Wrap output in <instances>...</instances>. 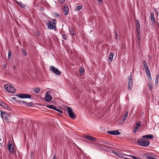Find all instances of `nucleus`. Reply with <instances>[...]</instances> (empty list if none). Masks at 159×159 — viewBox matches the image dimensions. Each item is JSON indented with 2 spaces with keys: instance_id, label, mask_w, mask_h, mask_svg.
<instances>
[{
  "instance_id": "nucleus-1",
  "label": "nucleus",
  "mask_w": 159,
  "mask_h": 159,
  "mask_svg": "<svg viewBox=\"0 0 159 159\" xmlns=\"http://www.w3.org/2000/svg\"><path fill=\"white\" fill-rule=\"evenodd\" d=\"M137 142L139 145L144 147L148 146L150 144V142L148 139L142 137L137 139Z\"/></svg>"
},
{
  "instance_id": "nucleus-2",
  "label": "nucleus",
  "mask_w": 159,
  "mask_h": 159,
  "mask_svg": "<svg viewBox=\"0 0 159 159\" xmlns=\"http://www.w3.org/2000/svg\"><path fill=\"white\" fill-rule=\"evenodd\" d=\"M57 21L55 19H53L52 21H49L47 23V25L48 29L51 30H56V24Z\"/></svg>"
},
{
  "instance_id": "nucleus-3",
  "label": "nucleus",
  "mask_w": 159,
  "mask_h": 159,
  "mask_svg": "<svg viewBox=\"0 0 159 159\" xmlns=\"http://www.w3.org/2000/svg\"><path fill=\"white\" fill-rule=\"evenodd\" d=\"M4 88L7 92L11 93H14L16 91L15 88L9 84H6L4 86Z\"/></svg>"
},
{
  "instance_id": "nucleus-4",
  "label": "nucleus",
  "mask_w": 159,
  "mask_h": 159,
  "mask_svg": "<svg viewBox=\"0 0 159 159\" xmlns=\"http://www.w3.org/2000/svg\"><path fill=\"white\" fill-rule=\"evenodd\" d=\"M67 111L68 112V114L69 117L72 119H74L76 118V116L73 113L71 108L69 107H68L67 108Z\"/></svg>"
},
{
  "instance_id": "nucleus-5",
  "label": "nucleus",
  "mask_w": 159,
  "mask_h": 159,
  "mask_svg": "<svg viewBox=\"0 0 159 159\" xmlns=\"http://www.w3.org/2000/svg\"><path fill=\"white\" fill-rule=\"evenodd\" d=\"M133 82L132 80V77L131 75L128 76V89L129 90H130L133 86Z\"/></svg>"
},
{
  "instance_id": "nucleus-6",
  "label": "nucleus",
  "mask_w": 159,
  "mask_h": 159,
  "mask_svg": "<svg viewBox=\"0 0 159 159\" xmlns=\"http://www.w3.org/2000/svg\"><path fill=\"white\" fill-rule=\"evenodd\" d=\"M7 147L8 148L9 151L10 153H12L14 152V146L12 144L11 142H9L8 143Z\"/></svg>"
},
{
  "instance_id": "nucleus-7",
  "label": "nucleus",
  "mask_w": 159,
  "mask_h": 159,
  "mask_svg": "<svg viewBox=\"0 0 159 159\" xmlns=\"http://www.w3.org/2000/svg\"><path fill=\"white\" fill-rule=\"evenodd\" d=\"M17 96L21 98H30L31 97L30 94H19Z\"/></svg>"
},
{
  "instance_id": "nucleus-8",
  "label": "nucleus",
  "mask_w": 159,
  "mask_h": 159,
  "mask_svg": "<svg viewBox=\"0 0 159 159\" xmlns=\"http://www.w3.org/2000/svg\"><path fill=\"white\" fill-rule=\"evenodd\" d=\"M50 69L51 70L56 74L58 75H60L61 72L60 71L54 66H51L50 67Z\"/></svg>"
},
{
  "instance_id": "nucleus-9",
  "label": "nucleus",
  "mask_w": 159,
  "mask_h": 159,
  "mask_svg": "<svg viewBox=\"0 0 159 159\" xmlns=\"http://www.w3.org/2000/svg\"><path fill=\"white\" fill-rule=\"evenodd\" d=\"M52 98V97L47 92L45 94V96L44 97V100L46 102H48L50 101Z\"/></svg>"
},
{
  "instance_id": "nucleus-10",
  "label": "nucleus",
  "mask_w": 159,
  "mask_h": 159,
  "mask_svg": "<svg viewBox=\"0 0 159 159\" xmlns=\"http://www.w3.org/2000/svg\"><path fill=\"white\" fill-rule=\"evenodd\" d=\"M107 133L111 135H119L120 133L118 130L114 131H108Z\"/></svg>"
},
{
  "instance_id": "nucleus-11",
  "label": "nucleus",
  "mask_w": 159,
  "mask_h": 159,
  "mask_svg": "<svg viewBox=\"0 0 159 159\" xmlns=\"http://www.w3.org/2000/svg\"><path fill=\"white\" fill-rule=\"evenodd\" d=\"M0 105L4 108L8 110H11V108L9 107L7 104L3 102H2L0 103Z\"/></svg>"
},
{
  "instance_id": "nucleus-12",
  "label": "nucleus",
  "mask_w": 159,
  "mask_h": 159,
  "mask_svg": "<svg viewBox=\"0 0 159 159\" xmlns=\"http://www.w3.org/2000/svg\"><path fill=\"white\" fill-rule=\"evenodd\" d=\"M145 69L146 74L147 76L148 79L152 78L150 70L148 67L147 68H145Z\"/></svg>"
},
{
  "instance_id": "nucleus-13",
  "label": "nucleus",
  "mask_w": 159,
  "mask_h": 159,
  "mask_svg": "<svg viewBox=\"0 0 159 159\" xmlns=\"http://www.w3.org/2000/svg\"><path fill=\"white\" fill-rule=\"evenodd\" d=\"M63 12H64V14L65 15H66L68 14L69 12V8L67 6H64L63 8Z\"/></svg>"
},
{
  "instance_id": "nucleus-14",
  "label": "nucleus",
  "mask_w": 159,
  "mask_h": 159,
  "mask_svg": "<svg viewBox=\"0 0 159 159\" xmlns=\"http://www.w3.org/2000/svg\"><path fill=\"white\" fill-rule=\"evenodd\" d=\"M136 125L134 127V133L135 134L137 130L141 126V123L140 122H138L136 124Z\"/></svg>"
},
{
  "instance_id": "nucleus-15",
  "label": "nucleus",
  "mask_w": 159,
  "mask_h": 159,
  "mask_svg": "<svg viewBox=\"0 0 159 159\" xmlns=\"http://www.w3.org/2000/svg\"><path fill=\"white\" fill-rule=\"evenodd\" d=\"M148 85L149 87V89L150 90H151L152 89V78L148 79Z\"/></svg>"
},
{
  "instance_id": "nucleus-16",
  "label": "nucleus",
  "mask_w": 159,
  "mask_h": 159,
  "mask_svg": "<svg viewBox=\"0 0 159 159\" xmlns=\"http://www.w3.org/2000/svg\"><path fill=\"white\" fill-rule=\"evenodd\" d=\"M113 56L114 53L112 52H111L108 56V59H107L108 61L109 62H112Z\"/></svg>"
},
{
  "instance_id": "nucleus-17",
  "label": "nucleus",
  "mask_w": 159,
  "mask_h": 159,
  "mask_svg": "<svg viewBox=\"0 0 159 159\" xmlns=\"http://www.w3.org/2000/svg\"><path fill=\"white\" fill-rule=\"evenodd\" d=\"M143 138H145L146 139H153V136L152 134L146 135L142 136Z\"/></svg>"
},
{
  "instance_id": "nucleus-18",
  "label": "nucleus",
  "mask_w": 159,
  "mask_h": 159,
  "mask_svg": "<svg viewBox=\"0 0 159 159\" xmlns=\"http://www.w3.org/2000/svg\"><path fill=\"white\" fill-rule=\"evenodd\" d=\"M85 138L89 140L93 141H95L96 140V139L95 138L92 136H86L85 137Z\"/></svg>"
},
{
  "instance_id": "nucleus-19",
  "label": "nucleus",
  "mask_w": 159,
  "mask_h": 159,
  "mask_svg": "<svg viewBox=\"0 0 159 159\" xmlns=\"http://www.w3.org/2000/svg\"><path fill=\"white\" fill-rule=\"evenodd\" d=\"M20 103L21 104H25V105L26 106H32V103L31 102H29V103H27L26 102H25L24 101H20Z\"/></svg>"
},
{
  "instance_id": "nucleus-20",
  "label": "nucleus",
  "mask_w": 159,
  "mask_h": 159,
  "mask_svg": "<svg viewBox=\"0 0 159 159\" xmlns=\"http://www.w3.org/2000/svg\"><path fill=\"white\" fill-rule=\"evenodd\" d=\"M150 16L151 17V20L152 23H155L156 22V20L154 16L153 13H150Z\"/></svg>"
},
{
  "instance_id": "nucleus-21",
  "label": "nucleus",
  "mask_w": 159,
  "mask_h": 159,
  "mask_svg": "<svg viewBox=\"0 0 159 159\" xmlns=\"http://www.w3.org/2000/svg\"><path fill=\"white\" fill-rule=\"evenodd\" d=\"M143 158H145L146 159H155L154 158L150 157L147 154L144 155Z\"/></svg>"
},
{
  "instance_id": "nucleus-22",
  "label": "nucleus",
  "mask_w": 159,
  "mask_h": 159,
  "mask_svg": "<svg viewBox=\"0 0 159 159\" xmlns=\"http://www.w3.org/2000/svg\"><path fill=\"white\" fill-rule=\"evenodd\" d=\"M40 89L39 88H37L34 89L33 91L34 92L36 93H39L40 91Z\"/></svg>"
},
{
  "instance_id": "nucleus-23",
  "label": "nucleus",
  "mask_w": 159,
  "mask_h": 159,
  "mask_svg": "<svg viewBox=\"0 0 159 159\" xmlns=\"http://www.w3.org/2000/svg\"><path fill=\"white\" fill-rule=\"evenodd\" d=\"M17 3L20 7L22 8H24L25 6L21 2H17Z\"/></svg>"
},
{
  "instance_id": "nucleus-24",
  "label": "nucleus",
  "mask_w": 159,
  "mask_h": 159,
  "mask_svg": "<svg viewBox=\"0 0 159 159\" xmlns=\"http://www.w3.org/2000/svg\"><path fill=\"white\" fill-rule=\"evenodd\" d=\"M138 21V23H137V29H136V31L137 32H138L139 31H140V25L139 24V21L138 20H137Z\"/></svg>"
},
{
  "instance_id": "nucleus-25",
  "label": "nucleus",
  "mask_w": 159,
  "mask_h": 159,
  "mask_svg": "<svg viewBox=\"0 0 159 159\" xmlns=\"http://www.w3.org/2000/svg\"><path fill=\"white\" fill-rule=\"evenodd\" d=\"M159 78V75L158 74L157 75L155 79V84L156 85H157L158 84V80Z\"/></svg>"
},
{
  "instance_id": "nucleus-26",
  "label": "nucleus",
  "mask_w": 159,
  "mask_h": 159,
  "mask_svg": "<svg viewBox=\"0 0 159 159\" xmlns=\"http://www.w3.org/2000/svg\"><path fill=\"white\" fill-rule=\"evenodd\" d=\"M82 6H79L76 7L75 10L76 11H78L80 10L82 7Z\"/></svg>"
},
{
  "instance_id": "nucleus-27",
  "label": "nucleus",
  "mask_w": 159,
  "mask_h": 159,
  "mask_svg": "<svg viewBox=\"0 0 159 159\" xmlns=\"http://www.w3.org/2000/svg\"><path fill=\"white\" fill-rule=\"evenodd\" d=\"M140 38L138 39V38L136 40V44L138 47L140 46Z\"/></svg>"
},
{
  "instance_id": "nucleus-28",
  "label": "nucleus",
  "mask_w": 159,
  "mask_h": 159,
  "mask_svg": "<svg viewBox=\"0 0 159 159\" xmlns=\"http://www.w3.org/2000/svg\"><path fill=\"white\" fill-rule=\"evenodd\" d=\"M143 64L145 68H147L148 67L147 63L144 60L143 61Z\"/></svg>"
},
{
  "instance_id": "nucleus-29",
  "label": "nucleus",
  "mask_w": 159,
  "mask_h": 159,
  "mask_svg": "<svg viewBox=\"0 0 159 159\" xmlns=\"http://www.w3.org/2000/svg\"><path fill=\"white\" fill-rule=\"evenodd\" d=\"M128 111H127L125 114L124 116V119H123V122L125 121L127 118V116L128 115Z\"/></svg>"
},
{
  "instance_id": "nucleus-30",
  "label": "nucleus",
  "mask_w": 159,
  "mask_h": 159,
  "mask_svg": "<svg viewBox=\"0 0 159 159\" xmlns=\"http://www.w3.org/2000/svg\"><path fill=\"white\" fill-rule=\"evenodd\" d=\"M101 142L103 143L109 145H111V143H109L107 141L103 140Z\"/></svg>"
},
{
  "instance_id": "nucleus-31",
  "label": "nucleus",
  "mask_w": 159,
  "mask_h": 159,
  "mask_svg": "<svg viewBox=\"0 0 159 159\" xmlns=\"http://www.w3.org/2000/svg\"><path fill=\"white\" fill-rule=\"evenodd\" d=\"M11 51H9L8 52V58L11 59Z\"/></svg>"
},
{
  "instance_id": "nucleus-32",
  "label": "nucleus",
  "mask_w": 159,
  "mask_h": 159,
  "mask_svg": "<svg viewBox=\"0 0 159 159\" xmlns=\"http://www.w3.org/2000/svg\"><path fill=\"white\" fill-rule=\"evenodd\" d=\"M137 37L138 38V39H139L140 38V31H139V32H137Z\"/></svg>"
},
{
  "instance_id": "nucleus-33",
  "label": "nucleus",
  "mask_w": 159,
  "mask_h": 159,
  "mask_svg": "<svg viewBox=\"0 0 159 159\" xmlns=\"http://www.w3.org/2000/svg\"><path fill=\"white\" fill-rule=\"evenodd\" d=\"M22 52L25 56H26V55H27L25 49H22Z\"/></svg>"
},
{
  "instance_id": "nucleus-34",
  "label": "nucleus",
  "mask_w": 159,
  "mask_h": 159,
  "mask_svg": "<svg viewBox=\"0 0 159 159\" xmlns=\"http://www.w3.org/2000/svg\"><path fill=\"white\" fill-rule=\"evenodd\" d=\"M62 38H63L64 39H65L66 40L67 39V35L65 34H63L62 35Z\"/></svg>"
},
{
  "instance_id": "nucleus-35",
  "label": "nucleus",
  "mask_w": 159,
  "mask_h": 159,
  "mask_svg": "<svg viewBox=\"0 0 159 159\" xmlns=\"http://www.w3.org/2000/svg\"><path fill=\"white\" fill-rule=\"evenodd\" d=\"M56 111H58V112H59V113H62L63 112V111L62 110H61L59 109H58V108L56 109Z\"/></svg>"
},
{
  "instance_id": "nucleus-36",
  "label": "nucleus",
  "mask_w": 159,
  "mask_h": 159,
  "mask_svg": "<svg viewBox=\"0 0 159 159\" xmlns=\"http://www.w3.org/2000/svg\"><path fill=\"white\" fill-rule=\"evenodd\" d=\"M53 105H50L48 106L47 107L49 108H50V109H53Z\"/></svg>"
},
{
  "instance_id": "nucleus-37",
  "label": "nucleus",
  "mask_w": 159,
  "mask_h": 159,
  "mask_svg": "<svg viewBox=\"0 0 159 159\" xmlns=\"http://www.w3.org/2000/svg\"><path fill=\"white\" fill-rule=\"evenodd\" d=\"M6 114V112H2L1 111V116L2 117V116H3V115H5Z\"/></svg>"
},
{
  "instance_id": "nucleus-38",
  "label": "nucleus",
  "mask_w": 159,
  "mask_h": 159,
  "mask_svg": "<svg viewBox=\"0 0 159 159\" xmlns=\"http://www.w3.org/2000/svg\"><path fill=\"white\" fill-rule=\"evenodd\" d=\"M58 1H59V2L60 3H62L63 2H65V0H58Z\"/></svg>"
},
{
  "instance_id": "nucleus-39",
  "label": "nucleus",
  "mask_w": 159,
  "mask_h": 159,
  "mask_svg": "<svg viewBox=\"0 0 159 159\" xmlns=\"http://www.w3.org/2000/svg\"><path fill=\"white\" fill-rule=\"evenodd\" d=\"M84 69H80V70L79 71H80V73H83L84 72Z\"/></svg>"
},
{
  "instance_id": "nucleus-40",
  "label": "nucleus",
  "mask_w": 159,
  "mask_h": 159,
  "mask_svg": "<svg viewBox=\"0 0 159 159\" xmlns=\"http://www.w3.org/2000/svg\"><path fill=\"white\" fill-rule=\"evenodd\" d=\"M57 108L55 106H53V109L55 110V111H56V109H57Z\"/></svg>"
},
{
  "instance_id": "nucleus-41",
  "label": "nucleus",
  "mask_w": 159,
  "mask_h": 159,
  "mask_svg": "<svg viewBox=\"0 0 159 159\" xmlns=\"http://www.w3.org/2000/svg\"><path fill=\"white\" fill-rule=\"evenodd\" d=\"M57 108L55 106H53V109L55 110V111H56V109H57Z\"/></svg>"
},
{
  "instance_id": "nucleus-42",
  "label": "nucleus",
  "mask_w": 159,
  "mask_h": 159,
  "mask_svg": "<svg viewBox=\"0 0 159 159\" xmlns=\"http://www.w3.org/2000/svg\"><path fill=\"white\" fill-rule=\"evenodd\" d=\"M3 67L5 68H6L7 67V64H4V65H3Z\"/></svg>"
},
{
  "instance_id": "nucleus-43",
  "label": "nucleus",
  "mask_w": 159,
  "mask_h": 159,
  "mask_svg": "<svg viewBox=\"0 0 159 159\" xmlns=\"http://www.w3.org/2000/svg\"><path fill=\"white\" fill-rule=\"evenodd\" d=\"M57 157L55 155H54L52 159H56Z\"/></svg>"
},
{
  "instance_id": "nucleus-44",
  "label": "nucleus",
  "mask_w": 159,
  "mask_h": 159,
  "mask_svg": "<svg viewBox=\"0 0 159 159\" xmlns=\"http://www.w3.org/2000/svg\"><path fill=\"white\" fill-rule=\"evenodd\" d=\"M57 157L55 155H54L52 159H56Z\"/></svg>"
},
{
  "instance_id": "nucleus-45",
  "label": "nucleus",
  "mask_w": 159,
  "mask_h": 159,
  "mask_svg": "<svg viewBox=\"0 0 159 159\" xmlns=\"http://www.w3.org/2000/svg\"><path fill=\"white\" fill-rule=\"evenodd\" d=\"M97 0L98 1V2H101L102 1V0Z\"/></svg>"
},
{
  "instance_id": "nucleus-46",
  "label": "nucleus",
  "mask_w": 159,
  "mask_h": 159,
  "mask_svg": "<svg viewBox=\"0 0 159 159\" xmlns=\"http://www.w3.org/2000/svg\"><path fill=\"white\" fill-rule=\"evenodd\" d=\"M115 34H116V36L117 37V33L115 32Z\"/></svg>"
},
{
  "instance_id": "nucleus-47",
  "label": "nucleus",
  "mask_w": 159,
  "mask_h": 159,
  "mask_svg": "<svg viewBox=\"0 0 159 159\" xmlns=\"http://www.w3.org/2000/svg\"><path fill=\"white\" fill-rule=\"evenodd\" d=\"M16 68V66H14L13 67V68L14 69H15Z\"/></svg>"
},
{
  "instance_id": "nucleus-48",
  "label": "nucleus",
  "mask_w": 159,
  "mask_h": 159,
  "mask_svg": "<svg viewBox=\"0 0 159 159\" xmlns=\"http://www.w3.org/2000/svg\"><path fill=\"white\" fill-rule=\"evenodd\" d=\"M156 12L157 13V15H158V12L157 11V10H156Z\"/></svg>"
},
{
  "instance_id": "nucleus-49",
  "label": "nucleus",
  "mask_w": 159,
  "mask_h": 159,
  "mask_svg": "<svg viewBox=\"0 0 159 159\" xmlns=\"http://www.w3.org/2000/svg\"><path fill=\"white\" fill-rule=\"evenodd\" d=\"M136 20L137 24V23H138V20Z\"/></svg>"
},
{
  "instance_id": "nucleus-50",
  "label": "nucleus",
  "mask_w": 159,
  "mask_h": 159,
  "mask_svg": "<svg viewBox=\"0 0 159 159\" xmlns=\"http://www.w3.org/2000/svg\"><path fill=\"white\" fill-rule=\"evenodd\" d=\"M71 34L72 35H74V34L71 33Z\"/></svg>"
},
{
  "instance_id": "nucleus-51",
  "label": "nucleus",
  "mask_w": 159,
  "mask_h": 159,
  "mask_svg": "<svg viewBox=\"0 0 159 159\" xmlns=\"http://www.w3.org/2000/svg\"><path fill=\"white\" fill-rule=\"evenodd\" d=\"M6 116H5V118H4V120H5L6 119Z\"/></svg>"
}]
</instances>
